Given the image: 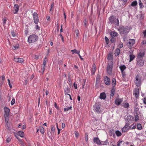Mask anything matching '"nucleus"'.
Listing matches in <instances>:
<instances>
[{"label": "nucleus", "mask_w": 146, "mask_h": 146, "mask_svg": "<svg viewBox=\"0 0 146 146\" xmlns=\"http://www.w3.org/2000/svg\"><path fill=\"white\" fill-rule=\"evenodd\" d=\"M130 30L129 27L123 26L120 27L118 28V30L120 33L121 34H127Z\"/></svg>", "instance_id": "1"}, {"label": "nucleus", "mask_w": 146, "mask_h": 146, "mask_svg": "<svg viewBox=\"0 0 146 146\" xmlns=\"http://www.w3.org/2000/svg\"><path fill=\"white\" fill-rule=\"evenodd\" d=\"M38 38V36L37 35H32L29 36L28 41L30 43H33L36 42Z\"/></svg>", "instance_id": "2"}, {"label": "nucleus", "mask_w": 146, "mask_h": 146, "mask_svg": "<svg viewBox=\"0 0 146 146\" xmlns=\"http://www.w3.org/2000/svg\"><path fill=\"white\" fill-rule=\"evenodd\" d=\"M4 110L5 112L4 117L5 118V120L6 122L7 121L8 122L9 115L10 109L7 107H5L4 108Z\"/></svg>", "instance_id": "3"}, {"label": "nucleus", "mask_w": 146, "mask_h": 146, "mask_svg": "<svg viewBox=\"0 0 146 146\" xmlns=\"http://www.w3.org/2000/svg\"><path fill=\"white\" fill-rule=\"evenodd\" d=\"M93 141L94 143H96L98 145H104L106 144L107 143V141H101L98 137H94L93 139Z\"/></svg>", "instance_id": "4"}, {"label": "nucleus", "mask_w": 146, "mask_h": 146, "mask_svg": "<svg viewBox=\"0 0 146 146\" xmlns=\"http://www.w3.org/2000/svg\"><path fill=\"white\" fill-rule=\"evenodd\" d=\"M135 85L137 86H139L141 82V78L139 75H137L135 77L134 81Z\"/></svg>", "instance_id": "5"}, {"label": "nucleus", "mask_w": 146, "mask_h": 146, "mask_svg": "<svg viewBox=\"0 0 146 146\" xmlns=\"http://www.w3.org/2000/svg\"><path fill=\"white\" fill-rule=\"evenodd\" d=\"M110 21L111 23H116V25L119 26V20L118 18H115L113 16H111L110 18Z\"/></svg>", "instance_id": "6"}, {"label": "nucleus", "mask_w": 146, "mask_h": 146, "mask_svg": "<svg viewBox=\"0 0 146 146\" xmlns=\"http://www.w3.org/2000/svg\"><path fill=\"white\" fill-rule=\"evenodd\" d=\"M135 41L134 39H130L128 43L127 44L128 47L129 48H131L135 43Z\"/></svg>", "instance_id": "7"}, {"label": "nucleus", "mask_w": 146, "mask_h": 146, "mask_svg": "<svg viewBox=\"0 0 146 146\" xmlns=\"http://www.w3.org/2000/svg\"><path fill=\"white\" fill-rule=\"evenodd\" d=\"M34 22L36 24H37L39 22L38 15L36 12H34L33 15Z\"/></svg>", "instance_id": "8"}, {"label": "nucleus", "mask_w": 146, "mask_h": 146, "mask_svg": "<svg viewBox=\"0 0 146 146\" xmlns=\"http://www.w3.org/2000/svg\"><path fill=\"white\" fill-rule=\"evenodd\" d=\"M104 81L105 84L106 85H109L110 84V78L107 76H105L104 77Z\"/></svg>", "instance_id": "9"}, {"label": "nucleus", "mask_w": 146, "mask_h": 146, "mask_svg": "<svg viewBox=\"0 0 146 146\" xmlns=\"http://www.w3.org/2000/svg\"><path fill=\"white\" fill-rule=\"evenodd\" d=\"M107 59L109 61V64H110L111 65H113V56L111 54H109L107 57Z\"/></svg>", "instance_id": "10"}, {"label": "nucleus", "mask_w": 146, "mask_h": 146, "mask_svg": "<svg viewBox=\"0 0 146 146\" xmlns=\"http://www.w3.org/2000/svg\"><path fill=\"white\" fill-rule=\"evenodd\" d=\"M113 67V65H111L110 64H108L107 66V73L109 74H111L112 70Z\"/></svg>", "instance_id": "11"}, {"label": "nucleus", "mask_w": 146, "mask_h": 146, "mask_svg": "<svg viewBox=\"0 0 146 146\" xmlns=\"http://www.w3.org/2000/svg\"><path fill=\"white\" fill-rule=\"evenodd\" d=\"M100 105L97 104H96L94 106L93 108L94 111H96V112H100Z\"/></svg>", "instance_id": "12"}, {"label": "nucleus", "mask_w": 146, "mask_h": 146, "mask_svg": "<svg viewBox=\"0 0 146 146\" xmlns=\"http://www.w3.org/2000/svg\"><path fill=\"white\" fill-rule=\"evenodd\" d=\"M137 65L139 66H142L144 64V62L142 59H137Z\"/></svg>", "instance_id": "13"}, {"label": "nucleus", "mask_w": 146, "mask_h": 146, "mask_svg": "<svg viewBox=\"0 0 146 146\" xmlns=\"http://www.w3.org/2000/svg\"><path fill=\"white\" fill-rule=\"evenodd\" d=\"M139 90L138 88H135L133 91V94L136 98H137L139 97Z\"/></svg>", "instance_id": "14"}, {"label": "nucleus", "mask_w": 146, "mask_h": 146, "mask_svg": "<svg viewBox=\"0 0 146 146\" xmlns=\"http://www.w3.org/2000/svg\"><path fill=\"white\" fill-rule=\"evenodd\" d=\"M14 60L15 61L17 62L22 63L23 62V59L21 58H17L15 57L14 58Z\"/></svg>", "instance_id": "15"}, {"label": "nucleus", "mask_w": 146, "mask_h": 146, "mask_svg": "<svg viewBox=\"0 0 146 146\" xmlns=\"http://www.w3.org/2000/svg\"><path fill=\"white\" fill-rule=\"evenodd\" d=\"M14 11H13V13L15 14L17 13L19 10V6L18 5L15 4L14 5Z\"/></svg>", "instance_id": "16"}, {"label": "nucleus", "mask_w": 146, "mask_h": 146, "mask_svg": "<svg viewBox=\"0 0 146 146\" xmlns=\"http://www.w3.org/2000/svg\"><path fill=\"white\" fill-rule=\"evenodd\" d=\"M101 79V76L100 74H98L96 79V84H99Z\"/></svg>", "instance_id": "17"}, {"label": "nucleus", "mask_w": 146, "mask_h": 146, "mask_svg": "<svg viewBox=\"0 0 146 146\" xmlns=\"http://www.w3.org/2000/svg\"><path fill=\"white\" fill-rule=\"evenodd\" d=\"M145 53L143 52H139L137 56V59H142V57H143Z\"/></svg>", "instance_id": "18"}, {"label": "nucleus", "mask_w": 146, "mask_h": 146, "mask_svg": "<svg viewBox=\"0 0 146 146\" xmlns=\"http://www.w3.org/2000/svg\"><path fill=\"white\" fill-rule=\"evenodd\" d=\"M110 34L113 38H114L115 36H117L118 35V33H117L114 31H111L110 33Z\"/></svg>", "instance_id": "19"}, {"label": "nucleus", "mask_w": 146, "mask_h": 146, "mask_svg": "<svg viewBox=\"0 0 146 146\" xmlns=\"http://www.w3.org/2000/svg\"><path fill=\"white\" fill-rule=\"evenodd\" d=\"M129 53L130 54L129 55L130 59L129 60V62H131L132 61V60H133L134 59L135 57V55L132 54V52H129Z\"/></svg>", "instance_id": "20"}, {"label": "nucleus", "mask_w": 146, "mask_h": 146, "mask_svg": "<svg viewBox=\"0 0 146 146\" xmlns=\"http://www.w3.org/2000/svg\"><path fill=\"white\" fill-rule=\"evenodd\" d=\"M119 68L120 69L121 71V72L122 74V75H123V72L124 70L126 69V67L125 65H121L119 66Z\"/></svg>", "instance_id": "21"}, {"label": "nucleus", "mask_w": 146, "mask_h": 146, "mask_svg": "<svg viewBox=\"0 0 146 146\" xmlns=\"http://www.w3.org/2000/svg\"><path fill=\"white\" fill-rule=\"evenodd\" d=\"M122 101V100L121 99H116L115 100V103L117 105H119L120 104Z\"/></svg>", "instance_id": "22"}, {"label": "nucleus", "mask_w": 146, "mask_h": 146, "mask_svg": "<svg viewBox=\"0 0 146 146\" xmlns=\"http://www.w3.org/2000/svg\"><path fill=\"white\" fill-rule=\"evenodd\" d=\"M96 71V67L95 64H93L92 66V68L91 70L92 74H94Z\"/></svg>", "instance_id": "23"}, {"label": "nucleus", "mask_w": 146, "mask_h": 146, "mask_svg": "<svg viewBox=\"0 0 146 146\" xmlns=\"http://www.w3.org/2000/svg\"><path fill=\"white\" fill-rule=\"evenodd\" d=\"M129 126L128 125L126 124L125 126L123 127L122 129V131L123 132H125L129 130L128 129Z\"/></svg>", "instance_id": "24"}, {"label": "nucleus", "mask_w": 146, "mask_h": 146, "mask_svg": "<svg viewBox=\"0 0 146 146\" xmlns=\"http://www.w3.org/2000/svg\"><path fill=\"white\" fill-rule=\"evenodd\" d=\"M127 1V0H119V3L121 5L123 6L126 3Z\"/></svg>", "instance_id": "25"}, {"label": "nucleus", "mask_w": 146, "mask_h": 146, "mask_svg": "<svg viewBox=\"0 0 146 146\" xmlns=\"http://www.w3.org/2000/svg\"><path fill=\"white\" fill-rule=\"evenodd\" d=\"M106 97V95L104 93V92H103V93H102L100 94V98L101 99H105Z\"/></svg>", "instance_id": "26"}, {"label": "nucleus", "mask_w": 146, "mask_h": 146, "mask_svg": "<svg viewBox=\"0 0 146 146\" xmlns=\"http://www.w3.org/2000/svg\"><path fill=\"white\" fill-rule=\"evenodd\" d=\"M5 79V77L4 76H2V77H0V86L3 83Z\"/></svg>", "instance_id": "27"}, {"label": "nucleus", "mask_w": 146, "mask_h": 146, "mask_svg": "<svg viewBox=\"0 0 146 146\" xmlns=\"http://www.w3.org/2000/svg\"><path fill=\"white\" fill-rule=\"evenodd\" d=\"M116 84V80L115 78H113L112 80L111 84L112 86L113 87L115 86Z\"/></svg>", "instance_id": "28"}, {"label": "nucleus", "mask_w": 146, "mask_h": 146, "mask_svg": "<svg viewBox=\"0 0 146 146\" xmlns=\"http://www.w3.org/2000/svg\"><path fill=\"white\" fill-rule=\"evenodd\" d=\"M18 134L21 137H23V135H24V133L23 131H19L18 132Z\"/></svg>", "instance_id": "29"}, {"label": "nucleus", "mask_w": 146, "mask_h": 146, "mask_svg": "<svg viewBox=\"0 0 146 146\" xmlns=\"http://www.w3.org/2000/svg\"><path fill=\"white\" fill-rule=\"evenodd\" d=\"M115 133L116 135L117 136V137H119V136H121L122 135L121 132L119 131H118V130L115 131Z\"/></svg>", "instance_id": "30"}, {"label": "nucleus", "mask_w": 146, "mask_h": 146, "mask_svg": "<svg viewBox=\"0 0 146 146\" xmlns=\"http://www.w3.org/2000/svg\"><path fill=\"white\" fill-rule=\"evenodd\" d=\"M136 128V124L133 123L129 127V128L130 129H135Z\"/></svg>", "instance_id": "31"}, {"label": "nucleus", "mask_w": 146, "mask_h": 146, "mask_svg": "<svg viewBox=\"0 0 146 146\" xmlns=\"http://www.w3.org/2000/svg\"><path fill=\"white\" fill-rule=\"evenodd\" d=\"M72 106H71L70 107H68L67 108H64V111H68L69 110H72Z\"/></svg>", "instance_id": "32"}, {"label": "nucleus", "mask_w": 146, "mask_h": 146, "mask_svg": "<svg viewBox=\"0 0 146 146\" xmlns=\"http://www.w3.org/2000/svg\"><path fill=\"white\" fill-rule=\"evenodd\" d=\"M137 4V1H134L131 4V5L132 6H135Z\"/></svg>", "instance_id": "33"}, {"label": "nucleus", "mask_w": 146, "mask_h": 146, "mask_svg": "<svg viewBox=\"0 0 146 146\" xmlns=\"http://www.w3.org/2000/svg\"><path fill=\"white\" fill-rule=\"evenodd\" d=\"M137 129L139 130H141L142 129V127L141 124H138L137 125Z\"/></svg>", "instance_id": "34"}, {"label": "nucleus", "mask_w": 146, "mask_h": 146, "mask_svg": "<svg viewBox=\"0 0 146 146\" xmlns=\"http://www.w3.org/2000/svg\"><path fill=\"white\" fill-rule=\"evenodd\" d=\"M139 4L141 8H142L144 6V5L142 3L141 0H139Z\"/></svg>", "instance_id": "35"}, {"label": "nucleus", "mask_w": 146, "mask_h": 146, "mask_svg": "<svg viewBox=\"0 0 146 146\" xmlns=\"http://www.w3.org/2000/svg\"><path fill=\"white\" fill-rule=\"evenodd\" d=\"M74 69L75 71H76L77 72H78L79 71L78 69V66H74Z\"/></svg>", "instance_id": "36"}, {"label": "nucleus", "mask_w": 146, "mask_h": 146, "mask_svg": "<svg viewBox=\"0 0 146 146\" xmlns=\"http://www.w3.org/2000/svg\"><path fill=\"white\" fill-rule=\"evenodd\" d=\"M115 52L116 54H117V55H119V54L120 52V50L119 48H117L115 50Z\"/></svg>", "instance_id": "37"}, {"label": "nucleus", "mask_w": 146, "mask_h": 146, "mask_svg": "<svg viewBox=\"0 0 146 146\" xmlns=\"http://www.w3.org/2000/svg\"><path fill=\"white\" fill-rule=\"evenodd\" d=\"M19 48V45L17 44L15 46H13L12 47L13 49H16L18 48Z\"/></svg>", "instance_id": "38"}, {"label": "nucleus", "mask_w": 146, "mask_h": 146, "mask_svg": "<svg viewBox=\"0 0 146 146\" xmlns=\"http://www.w3.org/2000/svg\"><path fill=\"white\" fill-rule=\"evenodd\" d=\"M70 91V88H67L65 90V94H67Z\"/></svg>", "instance_id": "39"}, {"label": "nucleus", "mask_w": 146, "mask_h": 146, "mask_svg": "<svg viewBox=\"0 0 146 146\" xmlns=\"http://www.w3.org/2000/svg\"><path fill=\"white\" fill-rule=\"evenodd\" d=\"M80 52V50H77L76 49H74V53H76L79 55Z\"/></svg>", "instance_id": "40"}, {"label": "nucleus", "mask_w": 146, "mask_h": 146, "mask_svg": "<svg viewBox=\"0 0 146 146\" xmlns=\"http://www.w3.org/2000/svg\"><path fill=\"white\" fill-rule=\"evenodd\" d=\"M123 107L125 108H128L129 107V104L128 103H125L123 105Z\"/></svg>", "instance_id": "41"}, {"label": "nucleus", "mask_w": 146, "mask_h": 146, "mask_svg": "<svg viewBox=\"0 0 146 146\" xmlns=\"http://www.w3.org/2000/svg\"><path fill=\"white\" fill-rule=\"evenodd\" d=\"M11 138L10 137H9L6 140V143H9L11 141Z\"/></svg>", "instance_id": "42"}, {"label": "nucleus", "mask_w": 146, "mask_h": 146, "mask_svg": "<svg viewBox=\"0 0 146 146\" xmlns=\"http://www.w3.org/2000/svg\"><path fill=\"white\" fill-rule=\"evenodd\" d=\"M40 131L42 134H44V129L43 127H42L40 130Z\"/></svg>", "instance_id": "43"}, {"label": "nucleus", "mask_w": 146, "mask_h": 146, "mask_svg": "<svg viewBox=\"0 0 146 146\" xmlns=\"http://www.w3.org/2000/svg\"><path fill=\"white\" fill-rule=\"evenodd\" d=\"M135 121H137V120H138L139 119V117L138 115H135Z\"/></svg>", "instance_id": "44"}, {"label": "nucleus", "mask_w": 146, "mask_h": 146, "mask_svg": "<svg viewBox=\"0 0 146 146\" xmlns=\"http://www.w3.org/2000/svg\"><path fill=\"white\" fill-rule=\"evenodd\" d=\"M47 61V59L46 58H44L43 62V65H45L46 64V62Z\"/></svg>", "instance_id": "45"}, {"label": "nucleus", "mask_w": 146, "mask_h": 146, "mask_svg": "<svg viewBox=\"0 0 146 146\" xmlns=\"http://www.w3.org/2000/svg\"><path fill=\"white\" fill-rule=\"evenodd\" d=\"M105 39L106 41V44H108L109 42V39L108 38H107V37H106V36L105 37Z\"/></svg>", "instance_id": "46"}, {"label": "nucleus", "mask_w": 146, "mask_h": 146, "mask_svg": "<svg viewBox=\"0 0 146 146\" xmlns=\"http://www.w3.org/2000/svg\"><path fill=\"white\" fill-rule=\"evenodd\" d=\"M123 142L122 140H119L117 143V146H120L121 143H122Z\"/></svg>", "instance_id": "47"}, {"label": "nucleus", "mask_w": 146, "mask_h": 146, "mask_svg": "<svg viewBox=\"0 0 146 146\" xmlns=\"http://www.w3.org/2000/svg\"><path fill=\"white\" fill-rule=\"evenodd\" d=\"M15 100L13 98L11 102V104L12 105H13L15 103Z\"/></svg>", "instance_id": "48"}, {"label": "nucleus", "mask_w": 146, "mask_h": 146, "mask_svg": "<svg viewBox=\"0 0 146 146\" xmlns=\"http://www.w3.org/2000/svg\"><path fill=\"white\" fill-rule=\"evenodd\" d=\"M11 34L13 37H14L16 36V34L13 31H11Z\"/></svg>", "instance_id": "49"}, {"label": "nucleus", "mask_w": 146, "mask_h": 146, "mask_svg": "<svg viewBox=\"0 0 146 146\" xmlns=\"http://www.w3.org/2000/svg\"><path fill=\"white\" fill-rule=\"evenodd\" d=\"M75 32L76 35V36H78V35L79 34V31L78 30H76Z\"/></svg>", "instance_id": "50"}, {"label": "nucleus", "mask_w": 146, "mask_h": 146, "mask_svg": "<svg viewBox=\"0 0 146 146\" xmlns=\"http://www.w3.org/2000/svg\"><path fill=\"white\" fill-rule=\"evenodd\" d=\"M110 41L111 43H114V42H115L114 38H112V37L111 38Z\"/></svg>", "instance_id": "51"}, {"label": "nucleus", "mask_w": 146, "mask_h": 146, "mask_svg": "<svg viewBox=\"0 0 146 146\" xmlns=\"http://www.w3.org/2000/svg\"><path fill=\"white\" fill-rule=\"evenodd\" d=\"M143 34L144 35V38L146 37V29L143 31Z\"/></svg>", "instance_id": "52"}, {"label": "nucleus", "mask_w": 146, "mask_h": 146, "mask_svg": "<svg viewBox=\"0 0 146 146\" xmlns=\"http://www.w3.org/2000/svg\"><path fill=\"white\" fill-rule=\"evenodd\" d=\"M114 95V91L113 90H111V96H113Z\"/></svg>", "instance_id": "53"}, {"label": "nucleus", "mask_w": 146, "mask_h": 146, "mask_svg": "<svg viewBox=\"0 0 146 146\" xmlns=\"http://www.w3.org/2000/svg\"><path fill=\"white\" fill-rule=\"evenodd\" d=\"M8 84L9 86V87H10V88H12V86L11 84L10 80L9 79H8Z\"/></svg>", "instance_id": "54"}, {"label": "nucleus", "mask_w": 146, "mask_h": 146, "mask_svg": "<svg viewBox=\"0 0 146 146\" xmlns=\"http://www.w3.org/2000/svg\"><path fill=\"white\" fill-rule=\"evenodd\" d=\"M123 45L122 43L121 42L119 43V48H122V47H123Z\"/></svg>", "instance_id": "55"}, {"label": "nucleus", "mask_w": 146, "mask_h": 146, "mask_svg": "<svg viewBox=\"0 0 146 146\" xmlns=\"http://www.w3.org/2000/svg\"><path fill=\"white\" fill-rule=\"evenodd\" d=\"M51 131H54L55 130L54 126L53 125H51Z\"/></svg>", "instance_id": "56"}, {"label": "nucleus", "mask_w": 146, "mask_h": 146, "mask_svg": "<svg viewBox=\"0 0 146 146\" xmlns=\"http://www.w3.org/2000/svg\"><path fill=\"white\" fill-rule=\"evenodd\" d=\"M75 135H76V138L78 137L79 136V134L78 132H76L75 133Z\"/></svg>", "instance_id": "57"}, {"label": "nucleus", "mask_w": 146, "mask_h": 146, "mask_svg": "<svg viewBox=\"0 0 146 146\" xmlns=\"http://www.w3.org/2000/svg\"><path fill=\"white\" fill-rule=\"evenodd\" d=\"M54 5V3H52L51 4V8H50V11H51L52 10V9Z\"/></svg>", "instance_id": "58"}, {"label": "nucleus", "mask_w": 146, "mask_h": 146, "mask_svg": "<svg viewBox=\"0 0 146 146\" xmlns=\"http://www.w3.org/2000/svg\"><path fill=\"white\" fill-rule=\"evenodd\" d=\"M74 87L75 89L77 88V86L76 84L75 83H74Z\"/></svg>", "instance_id": "59"}, {"label": "nucleus", "mask_w": 146, "mask_h": 146, "mask_svg": "<svg viewBox=\"0 0 146 146\" xmlns=\"http://www.w3.org/2000/svg\"><path fill=\"white\" fill-rule=\"evenodd\" d=\"M142 44H145L146 43V40H143L142 42Z\"/></svg>", "instance_id": "60"}, {"label": "nucleus", "mask_w": 146, "mask_h": 146, "mask_svg": "<svg viewBox=\"0 0 146 146\" xmlns=\"http://www.w3.org/2000/svg\"><path fill=\"white\" fill-rule=\"evenodd\" d=\"M45 68V65H43L42 66V70L43 72H44Z\"/></svg>", "instance_id": "61"}, {"label": "nucleus", "mask_w": 146, "mask_h": 146, "mask_svg": "<svg viewBox=\"0 0 146 146\" xmlns=\"http://www.w3.org/2000/svg\"><path fill=\"white\" fill-rule=\"evenodd\" d=\"M65 124L64 123H62V128H64V127H65Z\"/></svg>", "instance_id": "62"}, {"label": "nucleus", "mask_w": 146, "mask_h": 146, "mask_svg": "<svg viewBox=\"0 0 146 146\" xmlns=\"http://www.w3.org/2000/svg\"><path fill=\"white\" fill-rule=\"evenodd\" d=\"M40 27L37 25H36V29L37 30L39 29Z\"/></svg>", "instance_id": "63"}, {"label": "nucleus", "mask_w": 146, "mask_h": 146, "mask_svg": "<svg viewBox=\"0 0 146 146\" xmlns=\"http://www.w3.org/2000/svg\"><path fill=\"white\" fill-rule=\"evenodd\" d=\"M143 102L144 104H146V98H144L143 100Z\"/></svg>", "instance_id": "64"}]
</instances>
